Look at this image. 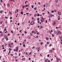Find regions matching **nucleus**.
Returning a JSON list of instances; mask_svg holds the SVG:
<instances>
[{"mask_svg": "<svg viewBox=\"0 0 62 62\" xmlns=\"http://www.w3.org/2000/svg\"><path fill=\"white\" fill-rule=\"evenodd\" d=\"M4 38H2V41H4Z\"/></svg>", "mask_w": 62, "mask_h": 62, "instance_id": "obj_38", "label": "nucleus"}, {"mask_svg": "<svg viewBox=\"0 0 62 62\" xmlns=\"http://www.w3.org/2000/svg\"><path fill=\"white\" fill-rule=\"evenodd\" d=\"M53 25H55L56 24V23H55V21H54L53 22Z\"/></svg>", "mask_w": 62, "mask_h": 62, "instance_id": "obj_5", "label": "nucleus"}, {"mask_svg": "<svg viewBox=\"0 0 62 62\" xmlns=\"http://www.w3.org/2000/svg\"><path fill=\"white\" fill-rule=\"evenodd\" d=\"M30 59H31V58H29V60H30Z\"/></svg>", "mask_w": 62, "mask_h": 62, "instance_id": "obj_57", "label": "nucleus"}, {"mask_svg": "<svg viewBox=\"0 0 62 62\" xmlns=\"http://www.w3.org/2000/svg\"><path fill=\"white\" fill-rule=\"evenodd\" d=\"M46 40H49V38H48L47 37H46Z\"/></svg>", "mask_w": 62, "mask_h": 62, "instance_id": "obj_18", "label": "nucleus"}, {"mask_svg": "<svg viewBox=\"0 0 62 62\" xmlns=\"http://www.w3.org/2000/svg\"><path fill=\"white\" fill-rule=\"evenodd\" d=\"M5 18H6V19H8V17H7L5 16Z\"/></svg>", "mask_w": 62, "mask_h": 62, "instance_id": "obj_54", "label": "nucleus"}, {"mask_svg": "<svg viewBox=\"0 0 62 62\" xmlns=\"http://www.w3.org/2000/svg\"><path fill=\"white\" fill-rule=\"evenodd\" d=\"M31 54V53H29V55H29Z\"/></svg>", "mask_w": 62, "mask_h": 62, "instance_id": "obj_31", "label": "nucleus"}, {"mask_svg": "<svg viewBox=\"0 0 62 62\" xmlns=\"http://www.w3.org/2000/svg\"><path fill=\"white\" fill-rule=\"evenodd\" d=\"M39 18H38L37 19V20L38 21H39Z\"/></svg>", "mask_w": 62, "mask_h": 62, "instance_id": "obj_30", "label": "nucleus"}, {"mask_svg": "<svg viewBox=\"0 0 62 62\" xmlns=\"http://www.w3.org/2000/svg\"><path fill=\"white\" fill-rule=\"evenodd\" d=\"M26 2H27V1H25V4H26Z\"/></svg>", "mask_w": 62, "mask_h": 62, "instance_id": "obj_41", "label": "nucleus"}, {"mask_svg": "<svg viewBox=\"0 0 62 62\" xmlns=\"http://www.w3.org/2000/svg\"><path fill=\"white\" fill-rule=\"evenodd\" d=\"M49 16L51 17H52L53 16H54V15H52V14H49Z\"/></svg>", "mask_w": 62, "mask_h": 62, "instance_id": "obj_3", "label": "nucleus"}, {"mask_svg": "<svg viewBox=\"0 0 62 62\" xmlns=\"http://www.w3.org/2000/svg\"><path fill=\"white\" fill-rule=\"evenodd\" d=\"M16 49H18V46L16 47Z\"/></svg>", "mask_w": 62, "mask_h": 62, "instance_id": "obj_56", "label": "nucleus"}, {"mask_svg": "<svg viewBox=\"0 0 62 62\" xmlns=\"http://www.w3.org/2000/svg\"><path fill=\"white\" fill-rule=\"evenodd\" d=\"M10 22H12V20H11L10 21Z\"/></svg>", "mask_w": 62, "mask_h": 62, "instance_id": "obj_60", "label": "nucleus"}, {"mask_svg": "<svg viewBox=\"0 0 62 62\" xmlns=\"http://www.w3.org/2000/svg\"><path fill=\"white\" fill-rule=\"evenodd\" d=\"M50 62V60H49L48 61V62Z\"/></svg>", "mask_w": 62, "mask_h": 62, "instance_id": "obj_64", "label": "nucleus"}, {"mask_svg": "<svg viewBox=\"0 0 62 62\" xmlns=\"http://www.w3.org/2000/svg\"><path fill=\"white\" fill-rule=\"evenodd\" d=\"M52 37H54V34H52Z\"/></svg>", "mask_w": 62, "mask_h": 62, "instance_id": "obj_33", "label": "nucleus"}, {"mask_svg": "<svg viewBox=\"0 0 62 62\" xmlns=\"http://www.w3.org/2000/svg\"><path fill=\"white\" fill-rule=\"evenodd\" d=\"M46 23H47V20H46Z\"/></svg>", "mask_w": 62, "mask_h": 62, "instance_id": "obj_52", "label": "nucleus"}, {"mask_svg": "<svg viewBox=\"0 0 62 62\" xmlns=\"http://www.w3.org/2000/svg\"><path fill=\"white\" fill-rule=\"evenodd\" d=\"M3 12V11H0V13H2V12Z\"/></svg>", "mask_w": 62, "mask_h": 62, "instance_id": "obj_21", "label": "nucleus"}, {"mask_svg": "<svg viewBox=\"0 0 62 62\" xmlns=\"http://www.w3.org/2000/svg\"><path fill=\"white\" fill-rule=\"evenodd\" d=\"M47 7H48L49 6V4H46Z\"/></svg>", "mask_w": 62, "mask_h": 62, "instance_id": "obj_13", "label": "nucleus"}, {"mask_svg": "<svg viewBox=\"0 0 62 62\" xmlns=\"http://www.w3.org/2000/svg\"><path fill=\"white\" fill-rule=\"evenodd\" d=\"M39 27H40V26H39V25H38V28H39Z\"/></svg>", "mask_w": 62, "mask_h": 62, "instance_id": "obj_48", "label": "nucleus"}, {"mask_svg": "<svg viewBox=\"0 0 62 62\" xmlns=\"http://www.w3.org/2000/svg\"><path fill=\"white\" fill-rule=\"evenodd\" d=\"M37 35H39V32H37Z\"/></svg>", "mask_w": 62, "mask_h": 62, "instance_id": "obj_34", "label": "nucleus"}, {"mask_svg": "<svg viewBox=\"0 0 62 62\" xmlns=\"http://www.w3.org/2000/svg\"><path fill=\"white\" fill-rule=\"evenodd\" d=\"M16 61L17 62V61H18V60H17V59H16Z\"/></svg>", "mask_w": 62, "mask_h": 62, "instance_id": "obj_61", "label": "nucleus"}, {"mask_svg": "<svg viewBox=\"0 0 62 62\" xmlns=\"http://www.w3.org/2000/svg\"><path fill=\"white\" fill-rule=\"evenodd\" d=\"M34 10H36L37 9V7H35V8H34Z\"/></svg>", "mask_w": 62, "mask_h": 62, "instance_id": "obj_25", "label": "nucleus"}, {"mask_svg": "<svg viewBox=\"0 0 62 62\" xmlns=\"http://www.w3.org/2000/svg\"><path fill=\"white\" fill-rule=\"evenodd\" d=\"M24 33H25V34H26V33H27V32L26 31H24Z\"/></svg>", "mask_w": 62, "mask_h": 62, "instance_id": "obj_50", "label": "nucleus"}, {"mask_svg": "<svg viewBox=\"0 0 62 62\" xmlns=\"http://www.w3.org/2000/svg\"><path fill=\"white\" fill-rule=\"evenodd\" d=\"M34 8V6H33V5H32L31 6V8Z\"/></svg>", "mask_w": 62, "mask_h": 62, "instance_id": "obj_29", "label": "nucleus"}, {"mask_svg": "<svg viewBox=\"0 0 62 62\" xmlns=\"http://www.w3.org/2000/svg\"><path fill=\"white\" fill-rule=\"evenodd\" d=\"M62 36H61V37H60V39H62Z\"/></svg>", "mask_w": 62, "mask_h": 62, "instance_id": "obj_17", "label": "nucleus"}, {"mask_svg": "<svg viewBox=\"0 0 62 62\" xmlns=\"http://www.w3.org/2000/svg\"><path fill=\"white\" fill-rule=\"evenodd\" d=\"M49 56H50V55H49V54H48L47 55V56L48 57H49Z\"/></svg>", "mask_w": 62, "mask_h": 62, "instance_id": "obj_51", "label": "nucleus"}, {"mask_svg": "<svg viewBox=\"0 0 62 62\" xmlns=\"http://www.w3.org/2000/svg\"><path fill=\"white\" fill-rule=\"evenodd\" d=\"M11 32L12 33H13V31H11Z\"/></svg>", "mask_w": 62, "mask_h": 62, "instance_id": "obj_27", "label": "nucleus"}, {"mask_svg": "<svg viewBox=\"0 0 62 62\" xmlns=\"http://www.w3.org/2000/svg\"><path fill=\"white\" fill-rule=\"evenodd\" d=\"M48 14H50V12H49V11H48Z\"/></svg>", "mask_w": 62, "mask_h": 62, "instance_id": "obj_53", "label": "nucleus"}, {"mask_svg": "<svg viewBox=\"0 0 62 62\" xmlns=\"http://www.w3.org/2000/svg\"><path fill=\"white\" fill-rule=\"evenodd\" d=\"M6 51V49H5L3 50L4 52H5Z\"/></svg>", "mask_w": 62, "mask_h": 62, "instance_id": "obj_39", "label": "nucleus"}, {"mask_svg": "<svg viewBox=\"0 0 62 62\" xmlns=\"http://www.w3.org/2000/svg\"><path fill=\"white\" fill-rule=\"evenodd\" d=\"M22 30H20V31H19V32H20V33H22Z\"/></svg>", "mask_w": 62, "mask_h": 62, "instance_id": "obj_37", "label": "nucleus"}, {"mask_svg": "<svg viewBox=\"0 0 62 62\" xmlns=\"http://www.w3.org/2000/svg\"><path fill=\"white\" fill-rule=\"evenodd\" d=\"M0 33H2V31H0Z\"/></svg>", "mask_w": 62, "mask_h": 62, "instance_id": "obj_58", "label": "nucleus"}, {"mask_svg": "<svg viewBox=\"0 0 62 62\" xmlns=\"http://www.w3.org/2000/svg\"><path fill=\"white\" fill-rule=\"evenodd\" d=\"M54 33L55 34H56V33H57L56 32V31H54Z\"/></svg>", "mask_w": 62, "mask_h": 62, "instance_id": "obj_32", "label": "nucleus"}, {"mask_svg": "<svg viewBox=\"0 0 62 62\" xmlns=\"http://www.w3.org/2000/svg\"><path fill=\"white\" fill-rule=\"evenodd\" d=\"M9 35H10V34H9V33L8 34V36H9Z\"/></svg>", "mask_w": 62, "mask_h": 62, "instance_id": "obj_62", "label": "nucleus"}, {"mask_svg": "<svg viewBox=\"0 0 62 62\" xmlns=\"http://www.w3.org/2000/svg\"><path fill=\"white\" fill-rule=\"evenodd\" d=\"M23 46L24 47H25V44H23Z\"/></svg>", "mask_w": 62, "mask_h": 62, "instance_id": "obj_26", "label": "nucleus"}, {"mask_svg": "<svg viewBox=\"0 0 62 62\" xmlns=\"http://www.w3.org/2000/svg\"><path fill=\"white\" fill-rule=\"evenodd\" d=\"M25 60V58H23L22 59V61H23V60Z\"/></svg>", "mask_w": 62, "mask_h": 62, "instance_id": "obj_12", "label": "nucleus"}, {"mask_svg": "<svg viewBox=\"0 0 62 62\" xmlns=\"http://www.w3.org/2000/svg\"><path fill=\"white\" fill-rule=\"evenodd\" d=\"M16 11L17 12H18V11H19V10H18V9H16Z\"/></svg>", "mask_w": 62, "mask_h": 62, "instance_id": "obj_46", "label": "nucleus"}, {"mask_svg": "<svg viewBox=\"0 0 62 62\" xmlns=\"http://www.w3.org/2000/svg\"><path fill=\"white\" fill-rule=\"evenodd\" d=\"M58 20H60V17H59V16H58Z\"/></svg>", "mask_w": 62, "mask_h": 62, "instance_id": "obj_22", "label": "nucleus"}, {"mask_svg": "<svg viewBox=\"0 0 62 62\" xmlns=\"http://www.w3.org/2000/svg\"><path fill=\"white\" fill-rule=\"evenodd\" d=\"M40 27L41 28H43V27H42V26H40Z\"/></svg>", "mask_w": 62, "mask_h": 62, "instance_id": "obj_42", "label": "nucleus"}, {"mask_svg": "<svg viewBox=\"0 0 62 62\" xmlns=\"http://www.w3.org/2000/svg\"><path fill=\"white\" fill-rule=\"evenodd\" d=\"M48 59H46L45 60V62H47V61H48Z\"/></svg>", "mask_w": 62, "mask_h": 62, "instance_id": "obj_10", "label": "nucleus"}, {"mask_svg": "<svg viewBox=\"0 0 62 62\" xmlns=\"http://www.w3.org/2000/svg\"><path fill=\"white\" fill-rule=\"evenodd\" d=\"M28 6V5H25V7H27V6Z\"/></svg>", "mask_w": 62, "mask_h": 62, "instance_id": "obj_49", "label": "nucleus"}, {"mask_svg": "<svg viewBox=\"0 0 62 62\" xmlns=\"http://www.w3.org/2000/svg\"><path fill=\"white\" fill-rule=\"evenodd\" d=\"M55 2H56L57 3V2H58V1L57 0H55Z\"/></svg>", "mask_w": 62, "mask_h": 62, "instance_id": "obj_19", "label": "nucleus"}, {"mask_svg": "<svg viewBox=\"0 0 62 62\" xmlns=\"http://www.w3.org/2000/svg\"><path fill=\"white\" fill-rule=\"evenodd\" d=\"M30 24L31 25H33V24H35V23L34 22H32L30 23Z\"/></svg>", "mask_w": 62, "mask_h": 62, "instance_id": "obj_2", "label": "nucleus"}, {"mask_svg": "<svg viewBox=\"0 0 62 62\" xmlns=\"http://www.w3.org/2000/svg\"><path fill=\"white\" fill-rule=\"evenodd\" d=\"M58 34H61V32L59 31H57Z\"/></svg>", "mask_w": 62, "mask_h": 62, "instance_id": "obj_4", "label": "nucleus"}, {"mask_svg": "<svg viewBox=\"0 0 62 62\" xmlns=\"http://www.w3.org/2000/svg\"><path fill=\"white\" fill-rule=\"evenodd\" d=\"M56 59L57 61L58 62L59 61V60H60V59H59L57 57L56 58Z\"/></svg>", "mask_w": 62, "mask_h": 62, "instance_id": "obj_7", "label": "nucleus"}, {"mask_svg": "<svg viewBox=\"0 0 62 62\" xmlns=\"http://www.w3.org/2000/svg\"><path fill=\"white\" fill-rule=\"evenodd\" d=\"M8 38V37H7V36H4V38H5V39H6V38Z\"/></svg>", "mask_w": 62, "mask_h": 62, "instance_id": "obj_11", "label": "nucleus"}, {"mask_svg": "<svg viewBox=\"0 0 62 62\" xmlns=\"http://www.w3.org/2000/svg\"><path fill=\"white\" fill-rule=\"evenodd\" d=\"M26 10H28V8H26Z\"/></svg>", "mask_w": 62, "mask_h": 62, "instance_id": "obj_55", "label": "nucleus"}, {"mask_svg": "<svg viewBox=\"0 0 62 62\" xmlns=\"http://www.w3.org/2000/svg\"><path fill=\"white\" fill-rule=\"evenodd\" d=\"M30 38H31V37H30V36H29V37L28 38V39H30Z\"/></svg>", "mask_w": 62, "mask_h": 62, "instance_id": "obj_36", "label": "nucleus"}, {"mask_svg": "<svg viewBox=\"0 0 62 62\" xmlns=\"http://www.w3.org/2000/svg\"><path fill=\"white\" fill-rule=\"evenodd\" d=\"M40 49V48L37 47V50H39Z\"/></svg>", "mask_w": 62, "mask_h": 62, "instance_id": "obj_14", "label": "nucleus"}, {"mask_svg": "<svg viewBox=\"0 0 62 62\" xmlns=\"http://www.w3.org/2000/svg\"><path fill=\"white\" fill-rule=\"evenodd\" d=\"M6 40H8V38H6Z\"/></svg>", "mask_w": 62, "mask_h": 62, "instance_id": "obj_59", "label": "nucleus"}, {"mask_svg": "<svg viewBox=\"0 0 62 62\" xmlns=\"http://www.w3.org/2000/svg\"><path fill=\"white\" fill-rule=\"evenodd\" d=\"M41 45H42L43 44V42H41L40 43Z\"/></svg>", "mask_w": 62, "mask_h": 62, "instance_id": "obj_35", "label": "nucleus"}, {"mask_svg": "<svg viewBox=\"0 0 62 62\" xmlns=\"http://www.w3.org/2000/svg\"><path fill=\"white\" fill-rule=\"evenodd\" d=\"M37 15V16H39V14H38Z\"/></svg>", "mask_w": 62, "mask_h": 62, "instance_id": "obj_24", "label": "nucleus"}, {"mask_svg": "<svg viewBox=\"0 0 62 62\" xmlns=\"http://www.w3.org/2000/svg\"><path fill=\"white\" fill-rule=\"evenodd\" d=\"M21 13L22 14H23V12H21Z\"/></svg>", "mask_w": 62, "mask_h": 62, "instance_id": "obj_28", "label": "nucleus"}, {"mask_svg": "<svg viewBox=\"0 0 62 62\" xmlns=\"http://www.w3.org/2000/svg\"><path fill=\"white\" fill-rule=\"evenodd\" d=\"M32 34H34V32L33 31H32Z\"/></svg>", "mask_w": 62, "mask_h": 62, "instance_id": "obj_63", "label": "nucleus"}, {"mask_svg": "<svg viewBox=\"0 0 62 62\" xmlns=\"http://www.w3.org/2000/svg\"><path fill=\"white\" fill-rule=\"evenodd\" d=\"M41 22H43L44 21V19L42 17L41 18Z\"/></svg>", "mask_w": 62, "mask_h": 62, "instance_id": "obj_1", "label": "nucleus"}, {"mask_svg": "<svg viewBox=\"0 0 62 62\" xmlns=\"http://www.w3.org/2000/svg\"><path fill=\"white\" fill-rule=\"evenodd\" d=\"M58 14H59V15H60L61 14V12H59L58 11Z\"/></svg>", "mask_w": 62, "mask_h": 62, "instance_id": "obj_6", "label": "nucleus"}, {"mask_svg": "<svg viewBox=\"0 0 62 62\" xmlns=\"http://www.w3.org/2000/svg\"><path fill=\"white\" fill-rule=\"evenodd\" d=\"M9 50H10V51H11L12 50V49L10 48H9Z\"/></svg>", "mask_w": 62, "mask_h": 62, "instance_id": "obj_16", "label": "nucleus"}, {"mask_svg": "<svg viewBox=\"0 0 62 62\" xmlns=\"http://www.w3.org/2000/svg\"><path fill=\"white\" fill-rule=\"evenodd\" d=\"M18 25H20V24L19 23H18L17 24Z\"/></svg>", "mask_w": 62, "mask_h": 62, "instance_id": "obj_47", "label": "nucleus"}, {"mask_svg": "<svg viewBox=\"0 0 62 62\" xmlns=\"http://www.w3.org/2000/svg\"><path fill=\"white\" fill-rule=\"evenodd\" d=\"M6 30L7 29H4V30L5 31H6Z\"/></svg>", "mask_w": 62, "mask_h": 62, "instance_id": "obj_43", "label": "nucleus"}, {"mask_svg": "<svg viewBox=\"0 0 62 62\" xmlns=\"http://www.w3.org/2000/svg\"><path fill=\"white\" fill-rule=\"evenodd\" d=\"M34 16L35 17H36V16H37V14H34Z\"/></svg>", "mask_w": 62, "mask_h": 62, "instance_id": "obj_20", "label": "nucleus"}, {"mask_svg": "<svg viewBox=\"0 0 62 62\" xmlns=\"http://www.w3.org/2000/svg\"><path fill=\"white\" fill-rule=\"evenodd\" d=\"M51 12L52 13L54 12V11L53 10Z\"/></svg>", "mask_w": 62, "mask_h": 62, "instance_id": "obj_44", "label": "nucleus"}, {"mask_svg": "<svg viewBox=\"0 0 62 62\" xmlns=\"http://www.w3.org/2000/svg\"><path fill=\"white\" fill-rule=\"evenodd\" d=\"M12 19V17H10V20H11V19Z\"/></svg>", "mask_w": 62, "mask_h": 62, "instance_id": "obj_40", "label": "nucleus"}, {"mask_svg": "<svg viewBox=\"0 0 62 62\" xmlns=\"http://www.w3.org/2000/svg\"><path fill=\"white\" fill-rule=\"evenodd\" d=\"M7 6L8 8H9V7H10V6H9V4H8L7 5Z\"/></svg>", "mask_w": 62, "mask_h": 62, "instance_id": "obj_8", "label": "nucleus"}, {"mask_svg": "<svg viewBox=\"0 0 62 62\" xmlns=\"http://www.w3.org/2000/svg\"><path fill=\"white\" fill-rule=\"evenodd\" d=\"M11 46V44L9 43L8 44V46H9V47H10V46Z\"/></svg>", "mask_w": 62, "mask_h": 62, "instance_id": "obj_9", "label": "nucleus"}, {"mask_svg": "<svg viewBox=\"0 0 62 62\" xmlns=\"http://www.w3.org/2000/svg\"><path fill=\"white\" fill-rule=\"evenodd\" d=\"M50 52H52H52H53V51L52 50V49H50Z\"/></svg>", "mask_w": 62, "mask_h": 62, "instance_id": "obj_15", "label": "nucleus"}, {"mask_svg": "<svg viewBox=\"0 0 62 62\" xmlns=\"http://www.w3.org/2000/svg\"><path fill=\"white\" fill-rule=\"evenodd\" d=\"M18 49H16V52H18Z\"/></svg>", "mask_w": 62, "mask_h": 62, "instance_id": "obj_23", "label": "nucleus"}, {"mask_svg": "<svg viewBox=\"0 0 62 62\" xmlns=\"http://www.w3.org/2000/svg\"><path fill=\"white\" fill-rule=\"evenodd\" d=\"M2 23H3L2 22H0V24H2Z\"/></svg>", "mask_w": 62, "mask_h": 62, "instance_id": "obj_45", "label": "nucleus"}]
</instances>
